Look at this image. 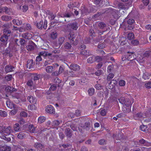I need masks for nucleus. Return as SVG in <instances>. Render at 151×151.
<instances>
[{
    "label": "nucleus",
    "instance_id": "nucleus-41",
    "mask_svg": "<svg viewBox=\"0 0 151 151\" xmlns=\"http://www.w3.org/2000/svg\"><path fill=\"white\" fill-rule=\"evenodd\" d=\"M27 41L23 38H20L19 39V42L22 46L25 45Z\"/></svg>",
    "mask_w": 151,
    "mask_h": 151
},
{
    "label": "nucleus",
    "instance_id": "nucleus-22",
    "mask_svg": "<svg viewBox=\"0 0 151 151\" xmlns=\"http://www.w3.org/2000/svg\"><path fill=\"white\" fill-rule=\"evenodd\" d=\"M27 100L30 103L35 104L37 103V99L32 96H28L27 97Z\"/></svg>",
    "mask_w": 151,
    "mask_h": 151
},
{
    "label": "nucleus",
    "instance_id": "nucleus-1",
    "mask_svg": "<svg viewBox=\"0 0 151 151\" xmlns=\"http://www.w3.org/2000/svg\"><path fill=\"white\" fill-rule=\"evenodd\" d=\"M17 90V89L12 87L9 86H6L4 91L6 93V96L7 94L11 95L13 93L16 92Z\"/></svg>",
    "mask_w": 151,
    "mask_h": 151
},
{
    "label": "nucleus",
    "instance_id": "nucleus-15",
    "mask_svg": "<svg viewBox=\"0 0 151 151\" xmlns=\"http://www.w3.org/2000/svg\"><path fill=\"white\" fill-rule=\"evenodd\" d=\"M70 68L74 71H77L80 69V66L76 64H71L70 67Z\"/></svg>",
    "mask_w": 151,
    "mask_h": 151
},
{
    "label": "nucleus",
    "instance_id": "nucleus-9",
    "mask_svg": "<svg viewBox=\"0 0 151 151\" xmlns=\"http://www.w3.org/2000/svg\"><path fill=\"white\" fill-rule=\"evenodd\" d=\"M2 10H3V12H4L9 15H12L13 14V10L10 7L4 6L3 7Z\"/></svg>",
    "mask_w": 151,
    "mask_h": 151
},
{
    "label": "nucleus",
    "instance_id": "nucleus-14",
    "mask_svg": "<svg viewBox=\"0 0 151 151\" xmlns=\"http://www.w3.org/2000/svg\"><path fill=\"white\" fill-rule=\"evenodd\" d=\"M131 80L133 82V85L136 87L139 85L140 83V81L134 76L132 77Z\"/></svg>",
    "mask_w": 151,
    "mask_h": 151
},
{
    "label": "nucleus",
    "instance_id": "nucleus-38",
    "mask_svg": "<svg viewBox=\"0 0 151 151\" xmlns=\"http://www.w3.org/2000/svg\"><path fill=\"white\" fill-rule=\"evenodd\" d=\"M114 75L113 73L109 74L107 76L106 80L107 81H110L114 77Z\"/></svg>",
    "mask_w": 151,
    "mask_h": 151
},
{
    "label": "nucleus",
    "instance_id": "nucleus-20",
    "mask_svg": "<svg viewBox=\"0 0 151 151\" xmlns=\"http://www.w3.org/2000/svg\"><path fill=\"white\" fill-rule=\"evenodd\" d=\"M22 37L23 38L27 40H29L32 37V35L29 32L23 33L22 35Z\"/></svg>",
    "mask_w": 151,
    "mask_h": 151
},
{
    "label": "nucleus",
    "instance_id": "nucleus-3",
    "mask_svg": "<svg viewBox=\"0 0 151 151\" xmlns=\"http://www.w3.org/2000/svg\"><path fill=\"white\" fill-rule=\"evenodd\" d=\"M76 36L74 33L71 32L70 33V36L68 37V39L70 40V43L74 45H76L78 43V41L75 39Z\"/></svg>",
    "mask_w": 151,
    "mask_h": 151
},
{
    "label": "nucleus",
    "instance_id": "nucleus-16",
    "mask_svg": "<svg viewBox=\"0 0 151 151\" xmlns=\"http://www.w3.org/2000/svg\"><path fill=\"white\" fill-rule=\"evenodd\" d=\"M117 83V81L113 79L110 82L108 83L109 86H108L109 89H113Z\"/></svg>",
    "mask_w": 151,
    "mask_h": 151
},
{
    "label": "nucleus",
    "instance_id": "nucleus-35",
    "mask_svg": "<svg viewBox=\"0 0 151 151\" xmlns=\"http://www.w3.org/2000/svg\"><path fill=\"white\" fill-rule=\"evenodd\" d=\"M90 126V122H87L85 123L83 126V128L86 129V130H88Z\"/></svg>",
    "mask_w": 151,
    "mask_h": 151
},
{
    "label": "nucleus",
    "instance_id": "nucleus-52",
    "mask_svg": "<svg viewBox=\"0 0 151 151\" xmlns=\"http://www.w3.org/2000/svg\"><path fill=\"white\" fill-rule=\"evenodd\" d=\"M14 130L16 131H18L19 129V125L18 124H16L14 127Z\"/></svg>",
    "mask_w": 151,
    "mask_h": 151
},
{
    "label": "nucleus",
    "instance_id": "nucleus-56",
    "mask_svg": "<svg viewBox=\"0 0 151 151\" xmlns=\"http://www.w3.org/2000/svg\"><path fill=\"white\" fill-rule=\"evenodd\" d=\"M118 8L119 9H123L125 8V5L123 3H119L118 4Z\"/></svg>",
    "mask_w": 151,
    "mask_h": 151
},
{
    "label": "nucleus",
    "instance_id": "nucleus-12",
    "mask_svg": "<svg viewBox=\"0 0 151 151\" xmlns=\"http://www.w3.org/2000/svg\"><path fill=\"white\" fill-rule=\"evenodd\" d=\"M59 66L57 63H55L53 66H47L46 68V70L47 73H51L53 70L54 68L57 67Z\"/></svg>",
    "mask_w": 151,
    "mask_h": 151
},
{
    "label": "nucleus",
    "instance_id": "nucleus-58",
    "mask_svg": "<svg viewBox=\"0 0 151 151\" xmlns=\"http://www.w3.org/2000/svg\"><path fill=\"white\" fill-rule=\"evenodd\" d=\"M147 127L143 125H141L140 126V129L141 130L144 131L145 132L146 130V129H147Z\"/></svg>",
    "mask_w": 151,
    "mask_h": 151
},
{
    "label": "nucleus",
    "instance_id": "nucleus-24",
    "mask_svg": "<svg viewBox=\"0 0 151 151\" xmlns=\"http://www.w3.org/2000/svg\"><path fill=\"white\" fill-rule=\"evenodd\" d=\"M127 53L129 54L128 55L129 57L128 58V59L130 60V61L133 60L135 58H134V56H135L134 54V52H133L128 51L127 52Z\"/></svg>",
    "mask_w": 151,
    "mask_h": 151
},
{
    "label": "nucleus",
    "instance_id": "nucleus-63",
    "mask_svg": "<svg viewBox=\"0 0 151 151\" xmlns=\"http://www.w3.org/2000/svg\"><path fill=\"white\" fill-rule=\"evenodd\" d=\"M98 143L100 145H104L106 143L105 140L104 139L99 140L98 142Z\"/></svg>",
    "mask_w": 151,
    "mask_h": 151
},
{
    "label": "nucleus",
    "instance_id": "nucleus-46",
    "mask_svg": "<svg viewBox=\"0 0 151 151\" xmlns=\"http://www.w3.org/2000/svg\"><path fill=\"white\" fill-rule=\"evenodd\" d=\"M134 35L133 33H129L128 34L127 38L129 40H131L134 38Z\"/></svg>",
    "mask_w": 151,
    "mask_h": 151
},
{
    "label": "nucleus",
    "instance_id": "nucleus-33",
    "mask_svg": "<svg viewBox=\"0 0 151 151\" xmlns=\"http://www.w3.org/2000/svg\"><path fill=\"white\" fill-rule=\"evenodd\" d=\"M4 133H6L8 134H10L11 132V128L10 126H9L7 127H5V129L4 130Z\"/></svg>",
    "mask_w": 151,
    "mask_h": 151
},
{
    "label": "nucleus",
    "instance_id": "nucleus-39",
    "mask_svg": "<svg viewBox=\"0 0 151 151\" xmlns=\"http://www.w3.org/2000/svg\"><path fill=\"white\" fill-rule=\"evenodd\" d=\"M88 92L89 96H92L94 93V89L93 88H91L88 89Z\"/></svg>",
    "mask_w": 151,
    "mask_h": 151
},
{
    "label": "nucleus",
    "instance_id": "nucleus-28",
    "mask_svg": "<svg viewBox=\"0 0 151 151\" xmlns=\"http://www.w3.org/2000/svg\"><path fill=\"white\" fill-rule=\"evenodd\" d=\"M12 23H6L3 25L2 26V28L3 29V30L4 29H9L10 28L11 25V24Z\"/></svg>",
    "mask_w": 151,
    "mask_h": 151
},
{
    "label": "nucleus",
    "instance_id": "nucleus-53",
    "mask_svg": "<svg viewBox=\"0 0 151 151\" xmlns=\"http://www.w3.org/2000/svg\"><path fill=\"white\" fill-rule=\"evenodd\" d=\"M128 24L129 25H132L134 22V20L133 19H129L127 21Z\"/></svg>",
    "mask_w": 151,
    "mask_h": 151
},
{
    "label": "nucleus",
    "instance_id": "nucleus-5",
    "mask_svg": "<svg viewBox=\"0 0 151 151\" xmlns=\"http://www.w3.org/2000/svg\"><path fill=\"white\" fill-rule=\"evenodd\" d=\"M78 23L76 22L69 23L67 25V29L70 30L72 29L76 30L78 28Z\"/></svg>",
    "mask_w": 151,
    "mask_h": 151
},
{
    "label": "nucleus",
    "instance_id": "nucleus-19",
    "mask_svg": "<svg viewBox=\"0 0 151 151\" xmlns=\"http://www.w3.org/2000/svg\"><path fill=\"white\" fill-rule=\"evenodd\" d=\"M35 64V62H33L32 59L28 60L27 61V68L29 69L32 68Z\"/></svg>",
    "mask_w": 151,
    "mask_h": 151
},
{
    "label": "nucleus",
    "instance_id": "nucleus-37",
    "mask_svg": "<svg viewBox=\"0 0 151 151\" xmlns=\"http://www.w3.org/2000/svg\"><path fill=\"white\" fill-rule=\"evenodd\" d=\"M80 54L83 55H89L90 52L89 51H88L86 50H82L80 52Z\"/></svg>",
    "mask_w": 151,
    "mask_h": 151
},
{
    "label": "nucleus",
    "instance_id": "nucleus-7",
    "mask_svg": "<svg viewBox=\"0 0 151 151\" xmlns=\"http://www.w3.org/2000/svg\"><path fill=\"white\" fill-rule=\"evenodd\" d=\"M65 125L66 127H70L73 131H77V125L74 123L68 122L66 123Z\"/></svg>",
    "mask_w": 151,
    "mask_h": 151
},
{
    "label": "nucleus",
    "instance_id": "nucleus-21",
    "mask_svg": "<svg viewBox=\"0 0 151 151\" xmlns=\"http://www.w3.org/2000/svg\"><path fill=\"white\" fill-rule=\"evenodd\" d=\"M14 67L11 65H6L5 68V71L6 73L13 71V69Z\"/></svg>",
    "mask_w": 151,
    "mask_h": 151
},
{
    "label": "nucleus",
    "instance_id": "nucleus-49",
    "mask_svg": "<svg viewBox=\"0 0 151 151\" xmlns=\"http://www.w3.org/2000/svg\"><path fill=\"white\" fill-rule=\"evenodd\" d=\"M49 14L50 16V19L51 20L55 19V18H57V17H56V15L55 14H53L52 13L49 12Z\"/></svg>",
    "mask_w": 151,
    "mask_h": 151
},
{
    "label": "nucleus",
    "instance_id": "nucleus-27",
    "mask_svg": "<svg viewBox=\"0 0 151 151\" xmlns=\"http://www.w3.org/2000/svg\"><path fill=\"white\" fill-rule=\"evenodd\" d=\"M64 40L65 38L64 37H61L59 38L57 41V42L58 44L57 47H60L63 43Z\"/></svg>",
    "mask_w": 151,
    "mask_h": 151
},
{
    "label": "nucleus",
    "instance_id": "nucleus-29",
    "mask_svg": "<svg viewBox=\"0 0 151 151\" xmlns=\"http://www.w3.org/2000/svg\"><path fill=\"white\" fill-rule=\"evenodd\" d=\"M34 147L37 148H40L42 149L45 147L43 145L38 142L35 143L34 144Z\"/></svg>",
    "mask_w": 151,
    "mask_h": 151
},
{
    "label": "nucleus",
    "instance_id": "nucleus-60",
    "mask_svg": "<svg viewBox=\"0 0 151 151\" xmlns=\"http://www.w3.org/2000/svg\"><path fill=\"white\" fill-rule=\"evenodd\" d=\"M105 46V44L104 43H102L99 44L98 47L99 49H102L104 48Z\"/></svg>",
    "mask_w": 151,
    "mask_h": 151
},
{
    "label": "nucleus",
    "instance_id": "nucleus-51",
    "mask_svg": "<svg viewBox=\"0 0 151 151\" xmlns=\"http://www.w3.org/2000/svg\"><path fill=\"white\" fill-rule=\"evenodd\" d=\"M95 87L97 90H100L103 88V86L99 84H96L95 85Z\"/></svg>",
    "mask_w": 151,
    "mask_h": 151
},
{
    "label": "nucleus",
    "instance_id": "nucleus-31",
    "mask_svg": "<svg viewBox=\"0 0 151 151\" xmlns=\"http://www.w3.org/2000/svg\"><path fill=\"white\" fill-rule=\"evenodd\" d=\"M95 56H93L89 58L87 60V62L88 63H92L95 61Z\"/></svg>",
    "mask_w": 151,
    "mask_h": 151
},
{
    "label": "nucleus",
    "instance_id": "nucleus-11",
    "mask_svg": "<svg viewBox=\"0 0 151 151\" xmlns=\"http://www.w3.org/2000/svg\"><path fill=\"white\" fill-rule=\"evenodd\" d=\"M46 111L51 114H54L55 113V109L54 107L51 105H47L46 108Z\"/></svg>",
    "mask_w": 151,
    "mask_h": 151
},
{
    "label": "nucleus",
    "instance_id": "nucleus-57",
    "mask_svg": "<svg viewBox=\"0 0 151 151\" xmlns=\"http://www.w3.org/2000/svg\"><path fill=\"white\" fill-rule=\"evenodd\" d=\"M60 122L58 120H55L53 121L52 123L53 126H57L60 124Z\"/></svg>",
    "mask_w": 151,
    "mask_h": 151
},
{
    "label": "nucleus",
    "instance_id": "nucleus-40",
    "mask_svg": "<svg viewBox=\"0 0 151 151\" xmlns=\"http://www.w3.org/2000/svg\"><path fill=\"white\" fill-rule=\"evenodd\" d=\"M64 48L67 49H69L72 47L71 44L68 42H66L64 44Z\"/></svg>",
    "mask_w": 151,
    "mask_h": 151
},
{
    "label": "nucleus",
    "instance_id": "nucleus-26",
    "mask_svg": "<svg viewBox=\"0 0 151 151\" xmlns=\"http://www.w3.org/2000/svg\"><path fill=\"white\" fill-rule=\"evenodd\" d=\"M11 32L9 29H4L3 30V34L4 36L7 37H8L10 36Z\"/></svg>",
    "mask_w": 151,
    "mask_h": 151
},
{
    "label": "nucleus",
    "instance_id": "nucleus-8",
    "mask_svg": "<svg viewBox=\"0 0 151 151\" xmlns=\"http://www.w3.org/2000/svg\"><path fill=\"white\" fill-rule=\"evenodd\" d=\"M65 125L66 127H70L73 131H77V125L74 123L68 122L66 123Z\"/></svg>",
    "mask_w": 151,
    "mask_h": 151
},
{
    "label": "nucleus",
    "instance_id": "nucleus-13",
    "mask_svg": "<svg viewBox=\"0 0 151 151\" xmlns=\"http://www.w3.org/2000/svg\"><path fill=\"white\" fill-rule=\"evenodd\" d=\"M65 133L68 138H70L72 136V131L69 128H66L65 129Z\"/></svg>",
    "mask_w": 151,
    "mask_h": 151
},
{
    "label": "nucleus",
    "instance_id": "nucleus-36",
    "mask_svg": "<svg viewBox=\"0 0 151 151\" xmlns=\"http://www.w3.org/2000/svg\"><path fill=\"white\" fill-rule=\"evenodd\" d=\"M40 77V75H36L34 76L33 78V80L35 83H36L37 82H39Z\"/></svg>",
    "mask_w": 151,
    "mask_h": 151
},
{
    "label": "nucleus",
    "instance_id": "nucleus-4",
    "mask_svg": "<svg viewBox=\"0 0 151 151\" xmlns=\"http://www.w3.org/2000/svg\"><path fill=\"white\" fill-rule=\"evenodd\" d=\"M9 38L7 37L2 35L0 38V40L1 42L0 44L1 47H6L7 43V41Z\"/></svg>",
    "mask_w": 151,
    "mask_h": 151
},
{
    "label": "nucleus",
    "instance_id": "nucleus-45",
    "mask_svg": "<svg viewBox=\"0 0 151 151\" xmlns=\"http://www.w3.org/2000/svg\"><path fill=\"white\" fill-rule=\"evenodd\" d=\"M8 136V135H6V136H3L1 138L7 142H9L11 141V139L10 137H9Z\"/></svg>",
    "mask_w": 151,
    "mask_h": 151
},
{
    "label": "nucleus",
    "instance_id": "nucleus-17",
    "mask_svg": "<svg viewBox=\"0 0 151 151\" xmlns=\"http://www.w3.org/2000/svg\"><path fill=\"white\" fill-rule=\"evenodd\" d=\"M36 128V127H35L33 125L30 124L28 127V130L32 133H37Z\"/></svg>",
    "mask_w": 151,
    "mask_h": 151
},
{
    "label": "nucleus",
    "instance_id": "nucleus-32",
    "mask_svg": "<svg viewBox=\"0 0 151 151\" xmlns=\"http://www.w3.org/2000/svg\"><path fill=\"white\" fill-rule=\"evenodd\" d=\"M82 14H87L90 13L89 10L86 7H83V8L82 9Z\"/></svg>",
    "mask_w": 151,
    "mask_h": 151
},
{
    "label": "nucleus",
    "instance_id": "nucleus-59",
    "mask_svg": "<svg viewBox=\"0 0 151 151\" xmlns=\"http://www.w3.org/2000/svg\"><path fill=\"white\" fill-rule=\"evenodd\" d=\"M47 52L46 51H42L39 53V54L41 56H43L44 57H47Z\"/></svg>",
    "mask_w": 151,
    "mask_h": 151
},
{
    "label": "nucleus",
    "instance_id": "nucleus-10",
    "mask_svg": "<svg viewBox=\"0 0 151 151\" xmlns=\"http://www.w3.org/2000/svg\"><path fill=\"white\" fill-rule=\"evenodd\" d=\"M35 46L36 45L34 42L32 41H29V45L26 46V48L28 51H31L34 50Z\"/></svg>",
    "mask_w": 151,
    "mask_h": 151
},
{
    "label": "nucleus",
    "instance_id": "nucleus-44",
    "mask_svg": "<svg viewBox=\"0 0 151 151\" xmlns=\"http://www.w3.org/2000/svg\"><path fill=\"white\" fill-rule=\"evenodd\" d=\"M24 134L23 132H20L17 135V137L19 139H22L24 136Z\"/></svg>",
    "mask_w": 151,
    "mask_h": 151
},
{
    "label": "nucleus",
    "instance_id": "nucleus-2",
    "mask_svg": "<svg viewBox=\"0 0 151 151\" xmlns=\"http://www.w3.org/2000/svg\"><path fill=\"white\" fill-rule=\"evenodd\" d=\"M35 24H36V26L39 29H42V28H43L45 29H47V21L46 19H45L44 22L42 20L39 23H35Z\"/></svg>",
    "mask_w": 151,
    "mask_h": 151
},
{
    "label": "nucleus",
    "instance_id": "nucleus-61",
    "mask_svg": "<svg viewBox=\"0 0 151 151\" xmlns=\"http://www.w3.org/2000/svg\"><path fill=\"white\" fill-rule=\"evenodd\" d=\"M89 35L90 36H94L95 33L93 29L91 28L89 30Z\"/></svg>",
    "mask_w": 151,
    "mask_h": 151
},
{
    "label": "nucleus",
    "instance_id": "nucleus-25",
    "mask_svg": "<svg viewBox=\"0 0 151 151\" xmlns=\"http://www.w3.org/2000/svg\"><path fill=\"white\" fill-rule=\"evenodd\" d=\"M73 15V14L71 12H66L65 13H63L61 17H62L70 18Z\"/></svg>",
    "mask_w": 151,
    "mask_h": 151
},
{
    "label": "nucleus",
    "instance_id": "nucleus-23",
    "mask_svg": "<svg viewBox=\"0 0 151 151\" xmlns=\"http://www.w3.org/2000/svg\"><path fill=\"white\" fill-rule=\"evenodd\" d=\"M1 18L2 20L4 21L7 22L12 19L11 16L7 15H3L1 16Z\"/></svg>",
    "mask_w": 151,
    "mask_h": 151
},
{
    "label": "nucleus",
    "instance_id": "nucleus-6",
    "mask_svg": "<svg viewBox=\"0 0 151 151\" xmlns=\"http://www.w3.org/2000/svg\"><path fill=\"white\" fill-rule=\"evenodd\" d=\"M98 27L100 29H102L104 30V31H109L110 30V27L104 22H101L98 24Z\"/></svg>",
    "mask_w": 151,
    "mask_h": 151
},
{
    "label": "nucleus",
    "instance_id": "nucleus-42",
    "mask_svg": "<svg viewBox=\"0 0 151 151\" xmlns=\"http://www.w3.org/2000/svg\"><path fill=\"white\" fill-rule=\"evenodd\" d=\"M11 2L14 4H19L22 2L23 0H10Z\"/></svg>",
    "mask_w": 151,
    "mask_h": 151
},
{
    "label": "nucleus",
    "instance_id": "nucleus-50",
    "mask_svg": "<svg viewBox=\"0 0 151 151\" xmlns=\"http://www.w3.org/2000/svg\"><path fill=\"white\" fill-rule=\"evenodd\" d=\"M57 34L55 32H52L51 34V37L53 39H55L57 37Z\"/></svg>",
    "mask_w": 151,
    "mask_h": 151
},
{
    "label": "nucleus",
    "instance_id": "nucleus-18",
    "mask_svg": "<svg viewBox=\"0 0 151 151\" xmlns=\"http://www.w3.org/2000/svg\"><path fill=\"white\" fill-rule=\"evenodd\" d=\"M11 148L6 145H0V151H11Z\"/></svg>",
    "mask_w": 151,
    "mask_h": 151
},
{
    "label": "nucleus",
    "instance_id": "nucleus-34",
    "mask_svg": "<svg viewBox=\"0 0 151 151\" xmlns=\"http://www.w3.org/2000/svg\"><path fill=\"white\" fill-rule=\"evenodd\" d=\"M19 9H22L23 12H26L28 9V6L26 5H24L22 7L21 6H19Z\"/></svg>",
    "mask_w": 151,
    "mask_h": 151
},
{
    "label": "nucleus",
    "instance_id": "nucleus-54",
    "mask_svg": "<svg viewBox=\"0 0 151 151\" xmlns=\"http://www.w3.org/2000/svg\"><path fill=\"white\" fill-rule=\"evenodd\" d=\"M7 113L5 111H0V115L2 116L5 117L7 116Z\"/></svg>",
    "mask_w": 151,
    "mask_h": 151
},
{
    "label": "nucleus",
    "instance_id": "nucleus-43",
    "mask_svg": "<svg viewBox=\"0 0 151 151\" xmlns=\"http://www.w3.org/2000/svg\"><path fill=\"white\" fill-rule=\"evenodd\" d=\"M45 118L44 116H40L38 119V122L40 123H41L45 121Z\"/></svg>",
    "mask_w": 151,
    "mask_h": 151
},
{
    "label": "nucleus",
    "instance_id": "nucleus-62",
    "mask_svg": "<svg viewBox=\"0 0 151 151\" xmlns=\"http://www.w3.org/2000/svg\"><path fill=\"white\" fill-rule=\"evenodd\" d=\"M125 84V82L123 80H120L119 82V85L121 86H124Z\"/></svg>",
    "mask_w": 151,
    "mask_h": 151
},
{
    "label": "nucleus",
    "instance_id": "nucleus-47",
    "mask_svg": "<svg viewBox=\"0 0 151 151\" xmlns=\"http://www.w3.org/2000/svg\"><path fill=\"white\" fill-rule=\"evenodd\" d=\"M12 97L13 98H16L17 99H19L20 97V95L18 93H16L14 94H12Z\"/></svg>",
    "mask_w": 151,
    "mask_h": 151
},
{
    "label": "nucleus",
    "instance_id": "nucleus-55",
    "mask_svg": "<svg viewBox=\"0 0 151 151\" xmlns=\"http://www.w3.org/2000/svg\"><path fill=\"white\" fill-rule=\"evenodd\" d=\"M145 86L146 88L148 89L151 88V82L150 81L147 82L145 83Z\"/></svg>",
    "mask_w": 151,
    "mask_h": 151
},
{
    "label": "nucleus",
    "instance_id": "nucleus-30",
    "mask_svg": "<svg viewBox=\"0 0 151 151\" xmlns=\"http://www.w3.org/2000/svg\"><path fill=\"white\" fill-rule=\"evenodd\" d=\"M139 143L140 145L146 146L147 144V142L144 139H142L139 140Z\"/></svg>",
    "mask_w": 151,
    "mask_h": 151
},
{
    "label": "nucleus",
    "instance_id": "nucleus-48",
    "mask_svg": "<svg viewBox=\"0 0 151 151\" xmlns=\"http://www.w3.org/2000/svg\"><path fill=\"white\" fill-rule=\"evenodd\" d=\"M119 101L122 104H125L126 102L125 99L124 97H121L119 99Z\"/></svg>",
    "mask_w": 151,
    "mask_h": 151
},
{
    "label": "nucleus",
    "instance_id": "nucleus-64",
    "mask_svg": "<svg viewBox=\"0 0 151 151\" xmlns=\"http://www.w3.org/2000/svg\"><path fill=\"white\" fill-rule=\"evenodd\" d=\"M20 116L22 117H26L27 116V114L25 112L22 111L21 112Z\"/></svg>",
    "mask_w": 151,
    "mask_h": 151
}]
</instances>
